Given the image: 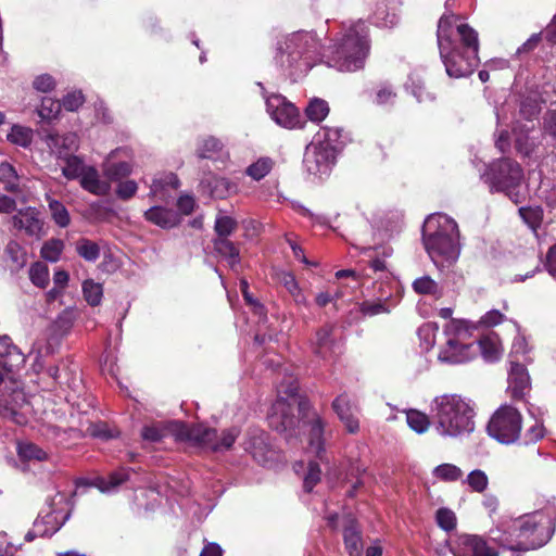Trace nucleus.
Returning <instances> with one entry per match:
<instances>
[{"label": "nucleus", "mask_w": 556, "mask_h": 556, "mask_svg": "<svg viewBox=\"0 0 556 556\" xmlns=\"http://www.w3.org/2000/svg\"><path fill=\"white\" fill-rule=\"evenodd\" d=\"M337 154L330 146L311 142L304 153L303 164L305 170L317 178L328 176L336 163Z\"/></svg>", "instance_id": "nucleus-12"}, {"label": "nucleus", "mask_w": 556, "mask_h": 556, "mask_svg": "<svg viewBox=\"0 0 556 556\" xmlns=\"http://www.w3.org/2000/svg\"><path fill=\"white\" fill-rule=\"evenodd\" d=\"M144 217L150 223L162 228H173L180 222V216L177 212L163 206L149 208L144 212Z\"/></svg>", "instance_id": "nucleus-25"}, {"label": "nucleus", "mask_w": 556, "mask_h": 556, "mask_svg": "<svg viewBox=\"0 0 556 556\" xmlns=\"http://www.w3.org/2000/svg\"><path fill=\"white\" fill-rule=\"evenodd\" d=\"M298 382L293 378H289L288 382H281L278 387V400L273 404L270 414L268 415L269 426L278 432L286 433L289 440L295 435V427L300 424L293 414L294 405L298 404L300 413L308 408V403L296 399Z\"/></svg>", "instance_id": "nucleus-8"}, {"label": "nucleus", "mask_w": 556, "mask_h": 556, "mask_svg": "<svg viewBox=\"0 0 556 556\" xmlns=\"http://www.w3.org/2000/svg\"><path fill=\"white\" fill-rule=\"evenodd\" d=\"M84 96L80 91H74L68 94H66L63 98L62 106H64L65 110L74 112L76 111L81 104L84 103Z\"/></svg>", "instance_id": "nucleus-62"}, {"label": "nucleus", "mask_w": 556, "mask_h": 556, "mask_svg": "<svg viewBox=\"0 0 556 556\" xmlns=\"http://www.w3.org/2000/svg\"><path fill=\"white\" fill-rule=\"evenodd\" d=\"M76 252L87 262H96L100 256L99 245L89 239H80L76 244Z\"/></svg>", "instance_id": "nucleus-42"}, {"label": "nucleus", "mask_w": 556, "mask_h": 556, "mask_svg": "<svg viewBox=\"0 0 556 556\" xmlns=\"http://www.w3.org/2000/svg\"><path fill=\"white\" fill-rule=\"evenodd\" d=\"M266 110L271 119L286 128H294L300 124L298 109L281 94L266 97Z\"/></svg>", "instance_id": "nucleus-13"}, {"label": "nucleus", "mask_w": 556, "mask_h": 556, "mask_svg": "<svg viewBox=\"0 0 556 556\" xmlns=\"http://www.w3.org/2000/svg\"><path fill=\"white\" fill-rule=\"evenodd\" d=\"M128 479V473L125 470L112 472L108 478H96L90 485L96 486L103 493L115 491L122 483Z\"/></svg>", "instance_id": "nucleus-30"}, {"label": "nucleus", "mask_w": 556, "mask_h": 556, "mask_svg": "<svg viewBox=\"0 0 556 556\" xmlns=\"http://www.w3.org/2000/svg\"><path fill=\"white\" fill-rule=\"evenodd\" d=\"M342 130L338 127H325L314 138L312 142H319L323 146H330L338 153L341 143Z\"/></svg>", "instance_id": "nucleus-34"}, {"label": "nucleus", "mask_w": 556, "mask_h": 556, "mask_svg": "<svg viewBox=\"0 0 556 556\" xmlns=\"http://www.w3.org/2000/svg\"><path fill=\"white\" fill-rule=\"evenodd\" d=\"M178 187L179 179L174 173L161 174L153 179L150 186V195L154 198L159 197L160 200H166V190L168 188L176 190Z\"/></svg>", "instance_id": "nucleus-28"}, {"label": "nucleus", "mask_w": 556, "mask_h": 556, "mask_svg": "<svg viewBox=\"0 0 556 556\" xmlns=\"http://www.w3.org/2000/svg\"><path fill=\"white\" fill-rule=\"evenodd\" d=\"M475 348L477 349V353H481L485 362H495L501 357V341L498 336L494 332L482 337L478 343L475 344Z\"/></svg>", "instance_id": "nucleus-27"}, {"label": "nucleus", "mask_w": 556, "mask_h": 556, "mask_svg": "<svg viewBox=\"0 0 556 556\" xmlns=\"http://www.w3.org/2000/svg\"><path fill=\"white\" fill-rule=\"evenodd\" d=\"M235 427L225 429L219 434L216 429L204 425L188 426L180 421H169L165 425L144 426L141 437L146 441L159 442L163 438L172 435L176 441L188 442L212 452L229 450L239 435Z\"/></svg>", "instance_id": "nucleus-2"}, {"label": "nucleus", "mask_w": 556, "mask_h": 556, "mask_svg": "<svg viewBox=\"0 0 556 556\" xmlns=\"http://www.w3.org/2000/svg\"><path fill=\"white\" fill-rule=\"evenodd\" d=\"M435 520L438 526L445 531H451L456 527V516L454 511L448 508L443 507L438 509Z\"/></svg>", "instance_id": "nucleus-56"}, {"label": "nucleus", "mask_w": 556, "mask_h": 556, "mask_svg": "<svg viewBox=\"0 0 556 556\" xmlns=\"http://www.w3.org/2000/svg\"><path fill=\"white\" fill-rule=\"evenodd\" d=\"M433 475L440 480L453 482L463 477V471L459 467L453 464H442L434 468Z\"/></svg>", "instance_id": "nucleus-47"}, {"label": "nucleus", "mask_w": 556, "mask_h": 556, "mask_svg": "<svg viewBox=\"0 0 556 556\" xmlns=\"http://www.w3.org/2000/svg\"><path fill=\"white\" fill-rule=\"evenodd\" d=\"M28 277L34 286L46 289L50 282L49 267L42 262H35L29 267Z\"/></svg>", "instance_id": "nucleus-35"}, {"label": "nucleus", "mask_w": 556, "mask_h": 556, "mask_svg": "<svg viewBox=\"0 0 556 556\" xmlns=\"http://www.w3.org/2000/svg\"><path fill=\"white\" fill-rule=\"evenodd\" d=\"M544 131L556 139V110L549 111L545 115Z\"/></svg>", "instance_id": "nucleus-64"}, {"label": "nucleus", "mask_w": 556, "mask_h": 556, "mask_svg": "<svg viewBox=\"0 0 556 556\" xmlns=\"http://www.w3.org/2000/svg\"><path fill=\"white\" fill-rule=\"evenodd\" d=\"M5 253L9 256V258L14 264V267L16 269H20L25 266L26 264V252L24 249L16 242V241H10L5 247Z\"/></svg>", "instance_id": "nucleus-51"}, {"label": "nucleus", "mask_w": 556, "mask_h": 556, "mask_svg": "<svg viewBox=\"0 0 556 556\" xmlns=\"http://www.w3.org/2000/svg\"><path fill=\"white\" fill-rule=\"evenodd\" d=\"M473 408L462 396L444 394L431 403V416L435 430L442 437L456 438L475 429Z\"/></svg>", "instance_id": "nucleus-5"}, {"label": "nucleus", "mask_w": 556, "mask_h": 556, "mask_svg": "<svg viewBox=\"0 0 556 556\" xmlns=\"http://www.w3.org/2000/svg\"><path fill=\"white\" fill-rule=\"evenodd\" d=\"M0 342L5 348V352L0 353V355L9 358L8 362H4L5 366H9L10 369H13L18 368L25 363L24 354L17 349V346L11 343L10 338L3 337Z\"/></svg>", "instance_id": "nucleus-36"}, {"label": "nucleus", "mask_w": 556, "mask_h": 556, "mask_svg": "<svg viewBox=\"0 0 556 556\" xmlns=\"http://www.w3.org/2000/svg\"><path fill=\"white\" fill-rule=\"evenodd\" d=\"M138 190V185L135 180L121 181L116 188V195L122 200H129Z\"/></svg>", "instance_id": "nucleus-61"}, {"label": "nucleus", "mask_w": 556, "mask_h": 556, "mask_svg": "<svg viewBox=\"0 0 556 556\" xmlns=\"http://www.w3.org/2000/svg\"><path fill=\"white\" fill-rule=\"evenodd\" d=\"M83 294L89 305L98 306L103 298V287L92 279H87L83 282Z\"/></svg>", "instance_id": "nucleus-38"}, {"label": "nucleus", "mask_w": 556, "mask_h": 556, "mask_svg": "<svg viewBox=\"0 0 556 556\" xmlns=\"http://www.w3.org/2000/svg\"><path fill=\"white\" fill-rule=\"evenodd\" d=\"M333 326L325 325L319 328L311 340L313 353L324 359L330 358L338 348V342L332 336Z\"/></svg>", "instance_id": "nucleus-18"}, {"label": "nucleus", "mask_w": 556, "mask_h": 556, "mask_svg": "<svg viewBox=\"0 0 556 556\" xmlns=\"http://www.w3.org/2000/svg\"><path fill=\"white\" fill-rule=\"evenodd\" d=\"M305 114L309 121L320 123L329 114V105L327 101L315 98L308 102Z\"/></svg>", "instance_id": "nucleus-37"}, {"label": "nucleus", "mask_w": 556, "mask_h": 556, "mask_svg": "<svg viewBox=\"0 0 556 556\" xmlns=\"http://www.w3.org/2000/svg\"><path fill=\"white\" fill-rule=\"evenodd\" d=\"M200 191L216 199H225L236 192L237 186L227 178L205 173L200 180Z\"/></svg>", "instance_id": "nucleus-16"}, {"label": "nucleus", "mask_w": 556, "mask_h": 556, "mask_svg": "<svg viewBox=\"0 0 556 556\" xmlns=\"http://www.w3.org/2000/svg\"><path fill=\"white\" fill-rule=\"evenodd\" d=\"M332 408L350 433H356L359 430L358 409L351 403L346 394L336 397Z\"/></svg>", "instance_id": "nucleus-20"}, {"label": "nucleus", "mask_w": 556, "mask_h": 556, "mask_svg": "<svg viewBox=\"0 0 556 556\" xmlns=\"http://www.w3.org/2000/svg\"><path fill=\"white\" fill-rule=\"evenodd\" d=\"M244 448L263 466L275 459V451L269 437L263 430H252L244 442Z\"/></svg>", "instance_id": "nucleus-15"}, {"label": "nucleus", "mask_w": 556, "mask_h": 556, "mask_svg": "<svg viewBox=\"0 0 556 556\" xmlns=\"http://www.w3.org/2000/svg\"><path fill=\"white\" fill-rule=\"evenodd\" d=\"M65 166L62 169L63 175L67 179L80 178L85 167L87 166L84 162L75 155L66 156Z\"/></svg>", "instance_id": "nucleus-49"}, {"label": "nucleus", "mask_w": 556, "mask_h": 556, "mask_svg": "<svg viewBox=\"0 0 556 556\" xmlns=\"http://www.w3.org/2000/svg\"><path fill=\"white\" fill-rule=\"evenodd\" d=\"M519 214L525 223L533 230H535L542 220V212L539 208L520 207Z\"/></svg>", "instance_id": "nucleus-58"}, {"label": "nucleus", "mask_w": 556, "mask_h": 556, "mask_svg": "<svg viewBox=\"0 0 556 556\" xmlns=\"http://www.w3.org/2000/svg\"><path fill=\"white\" fill-rule=\"evenodd\" d=\"M413 290L420 295H430L437 299L442 296V288L430 276H422L413 281Z\"/></svg>", "instance_id": "nucleus-33"}, {"label": "nucleus", "mask_w": 556, "mask_h": 556, "mask_svg": "<svg viewBox=\"0 0 556 556\" xmlns=\"http://www.w3.org/2000/svg\"><path fill=\"white\" fill-rule=\"evenodd\" d=\"M466 482L473 492L482 493L489 484L488 476L480 469H475L467 476Z\"/></svg>", "instance_id": "nucleus-53"}, {"label": "nucleus", "mask_w": 556, "mask_h": 556, "mask_svg": "<svg viewBox=\"0 0 556 556\" xmlns=\"http://www.w3.org/2000/svg\"><path fill=\"white\" fill-rule=\"evenodd\" d=\"M522 417L511 405L500 406L489 420L486 430L490 437L503 444L516 442L520 435Z\"/></svg>", "instance_id": "nucleus-10"}, {"label": "nucleus", "mask_w": 556, "mask_h": 556, "mask_svg": "<svg viewBox=\"0 0 556 556\" xmlns=\"http://www.w3.org/2000/svg\"><path fill=\"white\" fill-rule=\"evenodd\" d=\"M7 138L11 143L26 148L33 140V131L27 127L14 125Z\"/></svg>", "instance_id": "nucleus-43"}, {"label": "nucleus", "mask_w": 556, "mask_h": 556, "mask_svg": "<svg viewBox=\"0 0 556 556\" xmlns=\"http://www.w3.org/2000/svg\"><path fill=\"white\" fill-rule=\"evenodd\" d=\"M320 469L316 463L311 462L307 473L304 477V490L311 492L315 484L320 480Z\"/></svg>", "instance_id": "nucleus-60"}, {"label": "nucleus", "mask_w": 556, "mask_h": 556, "mask_svg": "<svg viewBox=\"0 0 556 556\" xmlns=\"http://www.w3.org/2000/svg\"><path fill=\"white\" fill-rule=\"evenodd\" d=\"M551 520L535 513L525 517L502 521L491 530V539L503 548L513 552H527L546 544L552 533Z\"/></svg>", "instance_id": "nucleus-3"}, {"label": "nucleus", "mask_w": 556, "mask_h": 556, "mask_svg": "<svg viewBox=\"0 0 556 556\" xmlns=\"http://www.w3.org/2000/svg\"><path fill=\"white\" fill-rule=\"evenodd\" d=\"M396 93L389 85H382L376 92L375 103L378 105H391L394 103Z\"/></svg>", "instance_id": "nucleus-59"}, {"label": "nucleus", "mask_w": 556, "mask_h": 556, "mask_svg": "<svg viewBox=\"0 0 556 556\" xmlns=\"http://www.w3.org/2000/svg\"><path fill=\"white\" fill-rule=\"evenodd\" d=\"M407 88H410L412 93L419 102L430 101L433 99V96L426 90L425 84L419 77L410 76Z\"/></svg>", "instance_id": "nucleus-57"}, {"label": "nucleus", "mask_w": 556, "mask_h": 556, "mask_svg": "<svg viewBox=\"0 0 556 556\" xmlns=\"http://www.w3.org/2000/svg\"><path fill=\"white\" fill-rule=\"evenodd\" d=\"M236 228L237 222L232 217L226 215H218L216 217L214 229L217 238H228Z\"/></svg>", "instance_id": "nucleus-52"}, {"label": "nucleus", "mask_w": 556, "mask_h": 556, "mask_svg": "<svg viewBox=\"0 0 556 556\" xmlns=\"http://www.w3.org/2000/svg\"><path fill=\"white\" fill-rule=\"evenodd\" d=\"M454 556H498L485 540L475 534H459L448 542Z\"/></svg>", "instance_id": "nucleus-14"}, {"label": "nucleus", "mask_w": 556, "mask_h": 556, "mask_svg": "<svg viewBox=\"0 0 556 556\" xmlns=\"http://www.w3.org/2000/svg\"><path fill=\"white\" fill-rule=\"evenodd\" d=\"M61 103L50 97H45L41 100V105L38 109V114L42 119L52 121L58 118L61 112Z\"/></svg>", "instance_id": "nucleus-46"}, {"label": "nucleus", "mask_w": 556, "mask_h": 556, "mask_svg": "<svg viewBox=\"0 0 556 556\" xmlns=\"http://www.w3.org/2000/svg\"><path fill=\"white\" fill-rule=\"evenodd\" d=\"M33 85H34V88L38 91L49 92L54 88L55 81L52 76H50L48 74H43V75L36 77Z\"/></svg>", "instance_id": "nucleus-63"}, {"label": "nucleus", "mask_w": 556, "mask_h": 556, "mask_svg": "<svg viewBox=\"0 0 556 556\" xmlns=\"http://www.w3.org/2000/svg\"><path fill=\"white\" fill-rule=\"evenodd\" d=\"M131 170V165L127 162L113 163L110 160H106L102 164V172L104 176L108 178L109 182L117 181L127 177L128 175H130Z\"/></svg>", "instance_id": "nucleus-32"}, {"label": "nucleus", "mask_w": 556, "mask_h": 556, "mask_svg": "<svg viewBox=\"0 0 556 556\" xmlns=\"http://www.w3.org/2000/svg\"><path fill=\"white\" fill-rule=\"evenodd\" d=\"M422 241L427 253L438 268L451 266L459 256V230L446 214L430 215L422 227Z\"/></svg>", "instance_id": "nucleus-4"}, {"label": "nucleus", "mask_w": 556, "mask_h": 556, "mask_svg": "<svg viewBox=\"0 0 556 556\" xmlns=\"http://www.w3.org/2000/svg\"><path fill=\"white\" fill-rule=\"evenodd\" d=\"M46 142L52 153L59 157H66L68 153L77 149V136L73 132L65 135L49 134Z\"/></svg>", "instance_id": "nucleus-23"}, {"label": "nucleus", "mask_w": 556, "mask_h": 556, "mask_svg": "<svg viewBox=\"0 0 556 556\" xmlns=\"http://www.w3.org/2000/svg\"><path fill=\"white\" fill-rule=\"evenodd\" d=\"M437 39L446 74L454 78L471 75L479 63L477 31L454 14L443 15Z\"/></svg>", "instance_id": "nucleus-1"}, {"label": "nucleus", "mask_w": 556, "mask_h": 556, "mask_svg": "<svg viewBox=\"0 0 556 556\" xmlns=\"http://www.w3.org/2000/svg\"><path fill=\"white\" fill-rule=\"evenodd\" d=\"M75 311L73 308H65L48 328V336L51 340H60L67 336L75 321Z\"/></svg>", "instance_id": "nucleus-26"}, {"label": "nucleus", "mask_w": 556, "mask_h": 556, "mask_svg": "<svg viewBox=\"0 0 556 556\" xmlns=\"http://www.w3.org/2000/svg\"><path fill=\"white\" fill-rule=\"evenodd\" d=\"M483 177L492 192H508L520 186L523 172L517 162L504 157L492 162Z\"/></svg>", "instance_id": "nucleus-11"}, {"label": "nucleus", "mask_w": 556, "mask_h": 556, "mask_svg": "<svg viewBox=\"0 0 556 556\" xmlns=\"http://www.w3.org/2000/svg\"><path fill=\"white\" fill-rule=\"evenodd\" d=\"M223 149V143L214 137H208L202 140L198 148V155L201 159H214Z\"/></svg>", "instance_id": "nucleus-48"}, {"label": "nucleus", "mask_w": 556, "mask_h": 556, "mask_svg": "<svg viewBox=\"0 0 556 556\" xmlns=\"http://www.w3.org/2000/svg\"><path fill=\"white\" fill-rule=\"evenodd\" d=\"M530 387V377L526 367L517 361H510L508 391L514 399H522Z\"/></svg>", "instance_id": "nucleus-21"}, {"label": "nucleus", "mask_w": 556, "mask_h": 556, "mask_svg": "<svg viewBox=\"0 0 556 556\" xmlns=\"http://www.w3.org/2000/svg\"><path fill=\"white\" fill-rule=\"evenodd\" d=\"M438 330V327H435L432 324H424L418 328V337L421 342V346L429 351L435 343V332Z\"/></svg>", "instance_id": "nucleus-55"}, {"label": "nucleus", "mask_w": 556, "mask_h": 556, "mask_svg": "<svg viewBox=\"0 0 556 556\" xmlns=\"http://www.w3.org/2000/svg\"><path fill=\"white\" fill-rule=\"evenodd\" d=\"M49 210L52 219L62 228L67 227L71 223V217L66 207L58 200L48 199Z\"/></svg>", "instance_id": "nucleus-40"}, {"label": "nucleus", "mask_w": 556, "mask_h": 556, "mask_svg": "<svg viewBox=\"0 0 556 556\" xmlns=\"http://www.w3.org/2000/svg\"><path fill=\"white\" fill-rule=\"evenodd\" d=\"M213 243L216 253L226 258L232 269L240 263L239 249L228 238H216Z\"/></svg>", "instance_id": "nucleus-29"}, {"label": "nucleus", "mask_w": 556, "mask_h": 556, "mask_svg": "<svg viewBox=\"0 0 556 556\" xmlns=\"http://www.w3.org/2000/svg\"><path fill=\"white\" fill-rule=\"evenodd\" d=\"M317 49L318 41L314 34L296 31L277 42L274 60L283 72L293 76L312 67Z\"/></svg>", "instance_id": "nucleus-6"}, {"label": "nucleus", "mask_w": 556, "mask_h": 556, "mask_svg": "<svg viewBox=\"0 0 556 556\" xmlns=\"http://www.w3.org/2000/svg\"><path fill=\"white\" fill-rule=\"evenodd\" d=\"M87 433L92 438L109 440L116 438L119 432L115 428H111L105 422H94L89 425Z\"/></svg>", "instance_id": "nucleus-50"}, {"label": "nucleus", "mask_w": 556, "mask_h": 556, "mask_svg": "<svg viewBox=\"0 0 556 556\" xmlns=\"http://www.w3.org/2000/svg\"><path fill=\"white\" fill-rule=\"evenodd\" d=\"M64 243L60 239H51L43 243L40 254L48 262L55 263L60 260L63 252Z\"/></svg>", "instance_id": "nucleus-44"}, {"label": "nucleus", "mask_w": 556, "mask_h": 556, "mask_svg": "<svg viewBox=\"0 0 556 556\" xmlns=\"http://www.w3.org/2000/svg\"><path fill=\"white\" fill-rule=\"evenodd\" d=\"M343 539L345 547L351 556H359L362 551V538L358 528L353 521L344 528Z\"/></svg>", "instance_id": "nucleus-31"}, {"label": "nucleus", "mask_w": 556, "mask_h": 556, "mask_svg": "<svg viewBox=\"0 0 556 556\" xmlns=\"http://www.w3.org/2000/svg\"><path fill=\"white\" fill-rule=\"evenodd\" d=\"M374 20L381 27H392L397 23V15L394 11L389 12L387 4L380 2L376 5Z\"/></svg>", "instance_id": "nucleus-41"}, {"label": "nucleus", "mask_w": 556, "mask_h": 556, "mask_svg": "<svg viewBox=\"0 0 556 556\" xmlns=\"http://www.w3.org/2000/svg\"><path fill=\"white\" fill-rule=\"evenodd\" d=\"M273 166L274 161L270 157L264 156L252 163L245 173L254 180H261L273 169Z\"/></svg>", "instance_id": "nucleus-39"}, {"label": "nucleus", "mask_w": 556, "mask_h": 556, "mask_svg": "<svg viewBox=\"0 0 556 556\" xmlns=\"http://www.w3.org/2000/svg\"><path fill=\"white\" fill-rule=\"evenodd\" d=\"M367 53V26L358 21L351 24L341 41L333 46L328 64L340 72H354L364 66Z\"/></svg>", "instance_id": "nucleus-7"}, {"label": "nucleus", "mask_w": 556, "mask_h": 556, "mask_svg": "<svg viewBox=\"0 0 556 556\" xmlns=\"http://www.w3.org/2000/svg\"><path fill=\"white\" fill-rule=\"evenodd\" d=\"M79 182L83 189L96 195H105L111 190V184L108 180H102L98 169L89 165L85 167Z\"/></svg>", "instance_id": "nucleus-22"}, {"label": "nucleus", "mask_w": 556, "mask_h": 556, "mask_svg": "<svg viewBox=\"0 0 556 556\" xmlns=\"http://www.w3.org/2000/svg\"><path fill=\"white\" fill-rule=\"evenodd\" d=\"M303 427L308 430V445L311 450L318 456L324 452V428L325 424L321 418L314 413L312 418L307 421H302Z\"/></svg>", "instance_id": "nucleus-24"}, {"label": "nucleus", "mask_w": 556, "mask_h": 556, "mask_svg": "<svg viewBox=\"0 0 556 556\" xmlns=\"http://www.w3.org/2000/svg\"><path fill=\"white\" fill-rule=\"evenodd\" d=\"M443 341L439 345L438 359L441 363L457 365L477 356L475 342L470 341L471 330L467 321L450 320L443 328Z\"/></svg>", "instance_id": "nucleus-9"}, {"label": "nucleus", "mask_w": 556, "mask_h": 556, "mask_svg": "<svg viewBox=\"0 0 556 556\" xmlns=\"http://www.w3.org/2000/svg\"><path fill=\"white\" fill-rule=\"evenodd\" d=\"M406 420L409 428L417 433H424L430 426L429 417L417 409L408 410L406 414Z\"/></svg>", "instance_id": "nucleus-45"}, {"label": "nucleus", "mask_w": 556, "mask_h": 556, "mask_svg": "<svg viewBox=\"0 0 556 556\" xmlns=\"http://www.w3.org/2000/svg\"><path fill=\"white\" fill-rule=\"evenodd\" d=\"M13 226L29 237L40 238L43 235V222L34 207L20 210L12 218Z\"/></svg>", "instance_id": "nucleus-17"}, {"label": "nucleus", "mask_w": 556, "mask_h": 556, "mask_svg": "<svg viewBox=\"0 0 556 556\" xmlns=\"http://www.w3.org/2000/svg\"><path fill=\"white\" fill-rule=\"evenodd\" d=\"M332 408L350 433H356L359 430L358 409L351 403L346 394L336 397Z\"/></svg>", "instance_id": "nucleus-19"}, {"label": "nucleus", "mask_w": 556, "mask_h": 556, "mask_svg": "<svg viewBox=\"0 0 556 556\" xmlns=\"http://www.w3.org/2000/svg\"><path fill=\"white\" fill-rule=\"evenodd\" d=\"M18 455L25 460H45L48 457L42 448L33 443L21 444Z\"/></svg>", "instance_id": "nucleus-54"}]
</instances>
